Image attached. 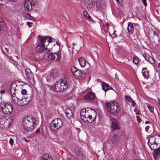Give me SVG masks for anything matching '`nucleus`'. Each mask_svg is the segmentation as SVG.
Here are the masks:
<instances>
[{"mask_svg": "<svg viewBox=\"0 0 160 160\" xmlns=\"http://www.w3.org/2000/svg\"><path fill=\"white\" fill-rule=\"evenodd\" d=\"M39 39L40 44L50 48L53 45L52 43L54 42V43L55 41L54 39L52 38L48 37L47 36L41 37Z\"/></svg>", "mask_w": 160, "mask_h": 160, "instance_id": "3", "label": "nucleus"}, {"mask_svg": "<svg viewBox=\"0 0 160 160\" xmlns=\"http://www.w3.org/2000/svg\"><path fill=\"white\" fill-rule=\"evenodd\" d=\"M24 139H25V141L28 142V140L27 139H26V138H24Z\"/></svg>", "mask_w": 160, "mask_h": 160, "instance_id": "63", "label": "nucleus"}, {"mask_svg": "<svg viewBox=\"0 0 160 160\" xmlns=\"http://www.w3.org/2000/svg\"><path fill=\"white\" fill-rule=\"evenodd\" d=\"M95 97V94L92 92L88 93L86 95L84 96L83 98L86 100H93Z\"/></svg>", "mask_w": 160, "mask_h": 160, "instance_id": "18", "label": "nucleus"}, {"mask_svg": "<svg viewBox=\"0 0 160 160\" xmlns=\"http://www.w3.org/2000/svg\"><path fill=\"white\" fill-rule=\"evenodd\" d=\"M147 69V68H142V71H143V70H146Z\"/></svg>", "mask_w": 160, "mask_h": 160, "instance_id": "57", "label": "nucleus"}, {"mask_svg": "<svg viewBox=\"0 0 160 160\" xmlns=\"http://www.w3.org/2000/svg\"><path fill=\"white\" fill-rule=\"evenodd\" d=\"M0 108L2 113L9 114L12 112L13 108L10 102L6 104L4 102H1L0 103Z\"/></svg>", "mask_w": 160, "mask_h": 160, "instance_id": "5", "label": "nucleus"}, {"mask_svg": "<svg viewBox=\"0 0 160 160\" xmlns=\"http://www.w3.org/2000/svg\"><path fill=\"white\" fill-rule=\"evenodd\" d=\"M42 101L43 102V103L42 104L41 103V105L42 106H44L45 104V101H44V100H42Z\"/></svg>", "mask_w": 160, "mask_h": 160, "instance_id": "52", "label": "nucleus"}, {"mask_svg": "<svg viewBox=\"0 0 160 160\" xmlns=\"http://www.w3.org/2000/svg\"><path fill=\"white\" fill-rule=\"evenodd\" d=\"M12 119L11 118L6 119V121L3 126V128H7L9 127L10 124L12 122Z\"/></svg>", "mask_w": 160, "mask_h": 160, "instance_id": "21", "label": "nucleus"}, {"mask_svg": "<svg viewBox=\"0 0 160 160\" xmlns=\"http://www.w3.org/2000/svg\"><path fill=\"white\" fill-rule=\"evenodd\" d=\"M142 2L144 5L145 7H146L147 6V3L146 2V0H142Z\"/></svg>", "mask_w": 160, "mask_h": 160, "instance_id": "42", "label": "nucleus"}, {"mask_svg": "<svg viewBox=\"0 0 160 160\" xmlns=\"http://www.w3.org/2000/svg\"><path fill=\"white\" fill-rule=\"evenodd\" d=\"M153 34L154 35L158 37L159 36L160 32L158 30H155L153 31Z\"/></svg>", "mask_w": 160, "mask_h": 160, "instance_id": "37", "label": "nucleus"}, {"mask_svg": "<svg viewBox=\"0 0 160 160\" xmlns=\"http://www.w3.org/2000/svg\"><path fill=\"white\" fill-rule=\"evenodd\" d=\"M41 160H52V158L48 154L45 153L41 157Z\"/></svg>", "mask_w": 160, "mask_h": 160, "instance_id": "24", "label": "nucleus"}, {"mask_svg": "<svg viewBox=\"0 0 160 160\" xmlns=\"http://www.w3.org/2000/svg\"><path fill=\"white\" fill-rule=\"evenodd\" d=\"M150 123V122L148 121H146L145 122V123L146 124H148V123Z\"/></svg>", "mask_w": 160, "mask_h": 160, "instance_id": "58", "label": "nucleus"}, {"mask_svg": "<svg viewBox=\"0 0 160 160\" xmlns=\"http://www.w3.org/2000/svg\"><path fill=\"white\" fill-rule=\"evenodd\" d=\"M93 8L94 5L92 2H90L88 3L87 8L89 10H92Z\"/></svg>", "mask_w": 160, "mask_h": 160, "instance_id": "28", "label": "nucleus"}, {"mask_svg": "<svg viewBox=\"0 0 160 160\" xmlns=\"http://www.w3.org/2000/svg\"><path fill=\"white\" fill-rule=\"evenodd\" d=\"M16 98L18 100L16 102L17 104L20 106H24L28 104V100H27V99L25 98H22L19 100V98L16 97Z\"/></svg>", "mask_w": 160, "mask_h": 160, "instance_id": "17", "label": "nucleus"}, {"mask_svg": "<svg viewBox=\"0 0 160 160\" xmlns=\"http://www.w3.org/2000/svg\"><path fill=\"white\" fill-rule=\"evenodd\" d=\"M158 67L160 68V63H159L158 65Z\"/></svg>", "mask_w": 160, "mask_h": 160, "instance_id": "60", "label": "nucleus"}, {"mask_svg": "<svg viewBox=\"0 0 160 160\" xmlns=\"http://www.w3.org/2000/svg\"><path fill=\"white\" fill-rule=\"evenodd\" d=\"M139 117H140L139 116H137V119L138 122H141V121L142 120L140 118H139Z\"/></svg>", "mask_w": 160, "mask_h": 160, "instance_id": "47", "label": "nucleus"}, {"mask_svg": "<svg viewBox=\"0 0 160 160\" xmlns=\"http://www.w3.org/2000/svg\"><path fill=\"white\" fill-rule=\"evenodd\" d=\"M27 17H31V16L29 14H27Z\"/></svg>", "mask_w": 160, "mask_h": 160, "instance_id": "56", "label": "nucleus"}, {"mask_svg": "<svg viewBox=\"0 0 160 160\" xmlns=\"http://www.w3.org/2000/svg\"><path fill=\"white\" fill-rule=\"evenodd\" d=\"M109 141L111 143L115 144L118 141V137L115 133L111 134L109 138Z\"/></svg>", "mask_w": 160, "mask_h": 160, "instance_id": "15", "label": "nucleus"}, {"mask_svg": "<svg viewBox=\"0 0 160 160\" xmlns=\"http://www.w3.org/2000/svg\"><path fill=\"white\" fill-rule=\"evenodd\" d=\"M32 24V22H27V24L28 26L29 27H30L31 26V24Z\"/></svg>", "mask_w": 160, "mask_h": 160, "instance_id": "46", "label": "nucleus"}, {"mask_svg": "<svg viewBox=\"0 0 160 160\" xmlns=\"http://www.w3.org/2000/svg\"><path fill=\"white\" fill-rule=\"evenodd\" d=\"M133 62L135 64H137L138 62V58L137 56H134L133 59Z\"/></svg>", "mask_w": 160, "mask_h": 160, "instance_id": "31", "label": "nucleus"}, {"mask_svg": "<svg viewBox=\"0 0 160 160\" xmlns=\"http://www.w3.org/2000/svg\"><path fill=\"white\" fill-rule=\"evenodd\" d=\"M80 65L82 67H84L86 64V60L84 57H81L78 59Z\"/></svg>", "mask_w": 160, "mask_h": 160, "instance_id": "23", "label": "nucleus"}, {"mask_svg": "<svg viewBox=\"0 0 160 160\" xmlns=\"http://www.w3.org/2000/svg\"><path fill=\"white\" fill-rule=\"evenodd\" d=\"M149 126H147L145 128V130L146 132H148L149 128Z\"/></svg>", "mask_w": 160, "mask_h": 160, "instance_id": "50", "label": "nucleus"}, {"mask_svg": "<svg viewBox=\"0 0 160 160\" xmlns=\"http://www.w3.org/2000/svg\"><path fill=\"white\" fill-rule=\"evenodd\" d=\"M12 89L11 88V94L12 95V94H13V93H12Z\"/></svg>", "mask_w": 160, "mask_h": 160, "instance_id": "61", "label": "nucleus"}, {"mask_svg": "<svg viewBox=\"0 0 160 160\" xmlns=\"http://www.w3.org/2000/svg\"><path fill=\"white\" fill-rule=\"evenodd\" d=\"M116 2H117V3L118 4H119V3H120V1H119V0H116Z\"/></svg>", "mask_w": 160, "mask_h": 160, "instance_id": "53", "label": "nucleus"}, {"mask_svg": "<svg viewBox=\"0 0 160 160\" xmlns=\"http://www.w3.org/2000/svg\"><path fill=\"white\" fill-rule=\"evenodd\" d=\"M35 120L33 117H27L23 119L22 126L25 132H28L33 130L35 126Z\"/></svg>", "mask_w": 160, "mask_h": 160, "instance_id": "1", "label": "nucleus"}, {"mask_svg": "<svg viewBox=\"0 0 160 160\" xmlns=\"http://www.w3.org/2000/svg\"><path fill=\"white\" fill-rule=\"evenodd\" d=\"M5 121L6 119L4 118H1L0 119V126L2 128H3Z\"/></svg>", "mask_w": 160, "mask_h": 160, "instance_id": "30", "label": "nucleus"}, {"mask_svg": "<svg viewBox=\"0 0 160 160\" xmlns=\"http://www.w3.org/2000/svg\"><path fill=\"white\" fill-rule=\"evenodd\" d=\"M155 138L153 137H150L148 140V144L149 146L156 143Z\"/></svg>", "mask_w": 160, "mask_h": 160, "instance_id": "27", "label": "nucleus"}, {"mask_svg": "<svg viewBox=\"0 0 160 160\" xmlns=\"http://www.w3.org/2000/svg\"><path fill=\"white\" fill-rule=\"evenodd\" d=\"M21 92L22 95H25L27 93V91L25 89H23L22 90Z\"/></svg>", "mask_w": 160, "mask_h": 160, "instance_id": "41", "label": "nucleus"}, {"mask_svg": "<svg viewBox=\"0 0 160 160\" xmlns=\"http://www.w3.org/2000/svg\"><path fill=\"white\" fill-rule=\"evenodd\" d=\"M139 117H140L139 116H137V119L138 122H141V121L142 120L140 118H139Z\"/></svg>", "mask_w": 160, "mask_h": 160, "instance_id": "48", "label": "nucleus"}, {"mask_svg": "<svg viewBox=\"0 0 160 160\" xmlns=\"http://www.w3.org/2000/svg\"><path fill=\"white\" fill-rule=\"evenodd\" d=\"M5 49V50L7 52H8V50L7 49V48H4Z\"/></svg>", "mask_w": 160, "mask_h": 160, "instance_id": "54", "label": "nucleus"}, {"mask_svg": "<svg viewBox=\"0 0 160 160\" xmlns=\"http://www.w3.org/2000/svg\"><path fill=\"white\" fill-rule=\"evenodd\" d=\"M110 122L111 123V127L112 130L117 129L119 128L118 122L117 120L114 118H111Z\"/></svg>", "mask_w": 160, "mask_h": 160, "instance_id": "11", "label": "nucleus"}, {"mask_svg": "<svg viewBox=\"0 0 160 160\" xmlns=\"http://www.w3.org/2000/svg\"><path fill=\"white\" fill-rule=\"evenodd\" d=\"M62 125V120L59 118H56L53 120L50 123V125L51 129L57 131L60 128Z\"/></svg>", "mask_w": 160, "mask_h": 160, "instance_id": "6", "label": "nucleus"}, {"mask_svg": "<svg viewBox=\"0 0 160 160\" xmlns=\"http://www.w3.org/2000/svg\"><path fill=\"white\" fill-rule=\"evenodd\" d=\"M148 108L149 109L151 112H153L154 110V108L150 104H147Z\"/></svg>", "mask_w": 160, "mask_h": 160, "instance_id": "32", "label": "nucleus"}, {"mask_svg": "<svg viewBox=\"0 0 160 160\" xmlns=\"http://www.w3.org/2000/svg\"><path fill=\"white\" fill-rule=\"evenodd\" d=\"M23 4L24 8L25 11H29L31 10L32 5L30 1L26 0L25 1H24Z\"/></svg>", "mask_w": 160, "mask_h": 160, "instance_id": "14", "label": "nucleus"}, {"mask_svg": "<svg viewBox=\"0 0 160 160\" xmlns=\"http://www.w3.org/2000/svg\"><path fill=\"white\" fill-rule=\"evenodd\" d=\"M4 92H5V91L3 90H1V93H4Z\"/></svg>", "mask_w": 160, "mask_h": 160, "instance_id": "55", "label": "nucleus"}, {"mask_svg": "<svg viewBox=\"0 0 160 160\" xmlns=\"http://www.w3.org/2000/svg\"><path fill=\"white\" fill-rule=\"evenodd\" d=\"M0 22L1 23H4V22L3 19L0 17Z\"/></svg>", "mask_w": 160, "mask_h": 160, "instance_id": "49", "label": "nucleus"}, {"mask_svg": "<svg viewBox=\"0 0 160 160\" xmlns=\"http://www.w3.org/2000/svg\"><path fill=\"white\" fill-rule=\"evenodd\" d=\"M25 74L29 82L32 83L34 82V77L33 73L29 68H27L25 70Z\"/></svg>", "mask_w": 160, "mask_h": 160, "instance_id": "9", "label": "nucleus"}, {"mask_svg": "<svg viewBox=\"0 0 160 160\" xmlns=\"http://www.w3.org/2000/svg\"><path fill=\"white\" fill-rule=\"evenodd\" d=\"M127 30L128 33L130 34H133L134 32V29L132 23L129 22L128 23Z\"/></svg>", "mask_w": 160, "mask_h": 160, "instance_id": "22", "label": "nucleus"}, {"mask_svg": "<svg viewBox=\"0 0 160 160\" xmlns=\"http://www.w3.org/2000/svg\"><path fill=\"white\" fill-rule=\"evenodd\" d=\"M105 106L108 112L114 114L118 113L120 112V108L119 104L115 101H112L110 103L107 102Z\"/></svg>", "mask_w": 160, "mask_h": 160, "instance_id": "2", "label": "nucleus"}, {"mask_svg": "<svg viewBox=\"0 0 160 160\" xmlns=\"http://www.w3.org/2000/svg\"><path fill=\"white\" fill-rule=\"evenodd\" d=\"M158 144L156 143L153 144L152 145L149 146L151 149L154 150V156L156 159H159V157L160 156V147H158Z\"/></svg>", "mask_w": 160, "mask_h": 160, "instance_id": "7", "label": "nucleus"}, {"mask_svg": "<svg viewBox=\"0 0 160 160\" xmlns=\"http://www.w3.org/2000/svg\"><path fill=\"white\" fill-rule=\"evenodd\" d=\"M158 103H159V105H160V100H159V101H158Z\"/></svg>", "mask_w": 160, "mask_h": 160, "instance_id": "62", "label": "nucleus"}, {"mask_svg": "<svg viewBox=\"0 0 160 160\" xmlns=\"http://www.w3.org/2000/svg\"><path fill=\"white\" fill-rule=\"evenodd\" d=\"M66 160H73V159L72 158H67Z\"/></svg>", "mask_w": 160, "mask_h": 160, "instance_id": "51", "label": "nucleus"}, {"mask_svg": "<svg viewBox=\"0 0 160 160\" xmlns=\"http://www.w3.org/2000/svg\"><path fill=\"white\" fill-rule=\"evenodd\" d=\"M83 13H84V15L86 17L88 18L90 20H92L91 19V17L89 15V14L88 13V12L87 11H84Z\"/></svg>", "mask_w": 160, "mask_h": 160, "instance_id": "33", "label": "nucleus"}, {"mask_svg": "<svg viewBox=\"0 0 160 160\" xmlns=\"http://www.w3.org/2000/svg\"><path fill=\"white\" fill-rule=\"evenodd\" d=\"M143 57L145 59L148 61V59H149V58H150L151 56L146 53H144L143 54Z\"/></svg>", "mask_w": 160, "mask_h": 160, "instance_id": "34", "label": "nucleus"}, {"mask_svg": "<svg viewBox=\"0 0 160 160\" xmlns=\"http://www.w3.org/2000/svg\"><path fill=\"white\" fill-rule=\"evenodd\" d=\"M74 76L77 78H79L82 77V72L81 70H78L73 74Z\"/></svg>", "mask_w": 160, "mask_h": 160, "instance_id": "26", "label": "nucleus"}, {"mask_svg": "<svg viewBox=\"0 0 160 160\" xmlns=\"http://www.w3.org/2000/svg\"><path fill=\"white\" fill-rule=\"evenodd\" d=\"M59 82L60 84H61V86H62V87L63 90L67 88L68 83L66 78H64L61 79L60 82Z\"/></svg>", "mask_w": 160, "mask_h": 160, "instance_id": "20", "label": "nucleus"}, {"mask_svg": "<svg viewBox=\"0 0 160 160\" xmlns=\"http://www.w3.org/2000/svg\"><path fill=\"white\" fill-rule=\"evenodd\" d=\"M52 88L54 91L56 92H62L63 91L62 87L61 86V84L59 83V82H57L54 86H52Z\"/></svg>", "mask_w": 160, "mask_h": 160, "instance_id": "16", "label": "nucleus"}, {"mask_svg": "<svg viewBox=\"0 0 160 160\" xmlns=\"http://www.w3.org/2000/svg\"><path fill=\"white\" fill-rule=\"evenodd\" d=\"M132 103V105L133 106H134L136 104L135 102L132 99V100L130 102Z\"/></svg>", "mask_w": 160, "mask_h": 160, "instance_id": "45", "label": "nucleus"}, {"mask_svg": "<svg viewBox=\"0 0 160 160\" xmlns=\"http://www.w3.org/2000/svg\"><path fill=\"white\" fill-rule=\"evenodd\" d=\"M142 75L145 78L148 79L149 77V74L148 72V71H147V74H146L145 71L142 72Z\"/></svg>", "mask_w": 160, "mask_h": 160, "instance_id": "35", "label": "nucleus"}, {"mask_svg": "<svg viewBox=\"0 0 160 160\" xmlns=\"http://www.w3.org/2000/svg\"><path fill=\"white\" fill-rule=\"evenodd\" d=\"M15 94L13 93V94H12V98L13 100L14 101L15 103H16V100L15 99Z\"/></svg>", "mask_w": 160, "mask_h": 160, "instance_id": "40", "label": "nucleus"}, {"mask_svg": "<svg viewBox=\"0 0 160 160\" xmlns=\"http://www.w3.org/2000/svg\"><path fill=\"white\" fill-rule=\"evenodd\" d=\"M92 118V116L91 115H88V118H88V119H89V120H88V121H91V120H91V119ZM92 120H93V119H92Z\"/></svg>", "mask_w": 160, "mask_h": 160, "instance_id": "44", "label": "nucleus"}, {"mask_svg": "<svg viewBox=\"0 0 160 160\" xmlns=\"http://www.w3.org/2000/svg\"><path fill=\"white\" fill-rule=\"evenodd\" d=\"M75 156L77 160H83L84 157L82 149L78 148H76L75 150Z\"/></svg>", "mask_w": 160, "mask_h": 160, "instance_id": "8", "label": "nucleus"}, {"mask_svg": "<svg viewBox=\"0 0 160 160\" xmlns=\"http://www.w3.org/2000/svg\"><path fill=\"white\" fill-rule=\"evenodd\" d=\"M51 48L47 47H45L40 44H38L36 47L37 51L39 53H45L47 51H49L51 52Z\"/></svg>", "mask_w": 160, "mask_h": 160, "instance_id": "10", "label": "nucleus"}, {"mask_svg": "<svg viewBox=\"0 0 160 160\" xmlns=\"http://www.w3.org/2000/svg\"><path fill=\"white\" fill-rule=\"evenodd\" d=\"M78 70V69H77V68L74 66L72 67L71 68V70L73 74L75 73L77 70Z\"/></svg>", "mask_w": 160, "mask_h": 160, "instance_id": "38", "label": "nucleus"}, {"mask_svg": "<svg viewBox=\"0 0 160 160\" xmlns=\"http://www.w3.org/2000/svg\"><path fill=\"white\" fill-rule=\"evenodd\" d=\"M125 98L126 100L128 102H131L132 99L130 97L127 95H125Z\"/></svg>", "mask_w": 160, "mask_h": 160, "instance_id": "39", "label": "nucleus"}, {"mask_svg": "<svg viewBox=\"0 0 160 160\" xmlns=\"http://www.w3.org/2000/svg\"><path fill=\"white\" fill-rule=\"evenodd\" d=\"M9 143L11 145H12L13 144V141L12 138H10V140H9Z\"/></svg>", "mask_w": 160, "mask_h": 160, "instance_id": "43", "label": "nucleus"}, {"mask_svg": "<svg viewBox=\"0 0 160 160\" xmlns=\"http://www.w3.org/2000/svg\"><path fill=\"white\" fill-rule=\"evenodd\" d=\"M148 60V62L151 64H153L155 62L153 58L151 57H150V58H149V59Z\"/></svg>", "mask_w": 160, "mask_h": 160, "instance_id": "36", "label": "nucleus"}, {"mask_svg": "<svg viewBox=\"0 0 160 160\" xmlns=\"http://www.w3.org/2000/svg\"><path fill=\"white\" fill-rule=\"evenodd\" d=\"M102 86L103 89L105 91H107L110 89H112V88L108 84L104 82L102 84Z\"/></svg>", "mask_w": 160, "mask_h": 160, "instance_id": "25", "label": "nucleus"}, {"mask_svg": "<svg viewBox=\"0 0 160 160\" xmlns=\"http://www.w3.org/2000/svg\"><path fill=\"white\" fill-rule=\"evenodd\" d=\"M53 47L51 48L52 51L53 49L55 52H54L51 53V56L50 57V60H54L55 58H57V60H59L61 58V53L59 52V50L60 48V46L58 43L56 44H53Z\"/></svg>", "mask_w": 160, "mask_h": 160, "instance_id": "4", "label": "nucleus"}, {"mask_svg": "<svg viewBox=\"0 0 160 160\" xmlns=\"http://www.w3.org/2000/svg\"><path fill=\"white\" fill-rule=\"evenodd\" d=\"M105 2L103 0H98L96 4L97 8L99 11H101L105 8Z\"/></svg>", "mask_w": 160, "mask_h": 160, "instance_id": "12", "label": "nucleus"}, {"mask_svg": "<svg viewBox=\"0 0 160 160\" xmlns=\"http://www.w3.org/2000/svg\"><path fill=\"white\" fill-rule=\"evenodd\" d=\"M43 55H44L45 58L46 59H47V60H50L51 53L47 52L46 51L45 53H44V54Z\"/></svg>", "mask_w": 160, "mask_h": 160, "instance_id": "29", "label": "nucleus"}, {"mask_svg": "<svg viewBox=\"0 0 160 160\" xmlns=\"http://www.w3.org/2000/svg\"><path fill=\"white\" fill-rule=\"evenodd\" d=\"M136 111H137V110L136 109H134V111L136 112Z\"/></svg>", "mask_w": 160, "mask_h": 160, "instance_id": "64", "label": "nucleus"}, {"mask_svg": "<svg viewBox=\"0 0 160 160\" xmlns=\"http://www.w3.org/2000/svg\"><path fill=\"white\" fill-rule=\"evenodd\" d=\"M86 112V109H82L80 111V114L81 118L84 122L87 121L88 123H91L93 122V120H91V121H89L87 119V118H86L85 115V113Z\"/></svg>", "mask_w": 160, "mask_h": 160, "instance_id": "13", "label": "nucleus"}, {"mask_svg": "<svg viewBox=\"0 0 160 160\" xmlns=\"http://www.w3.org/2000/svg\"><path fill=\"white\" fill-rule=\"evenodd\" d=\"M39 131V128H38V129H37L36 131V132H38Z\"/></svg>", "mask_w": 160, "mask_h": 160, "instance_id": "59", "label": "nucleus"}, {"mask_svg": "<svg viewBox=\"0 0 160 160\" xmlns=\"http://www.w3.org/2000/svg\"><path fill=\"white\" fill-rule=\"evenodd\" d=\"M65 113L67 117L69 119L73 118L74 115L71 109L69 108H67L65 110Z\"/></svg>", "mask_w": 160, "mask_h": 160, "instance_id": "19", "label": "nucleus"}]
</instances>
